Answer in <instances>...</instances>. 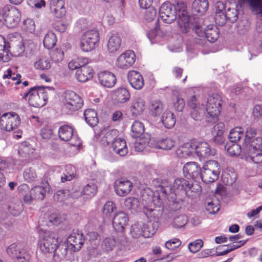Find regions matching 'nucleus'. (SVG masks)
Returning a JSON list of instances; mask_svg holds the SVG:
<instances>
[{
    "label": "nucleus",
    "instance_id": "obj_1",
    "mask_svg": "<svg viewBox=\"0 0 262 262\" xmlns=\"http://www.w3.org/2000/svg\"><path fill=\"white\" fill-rule=\"evenodd\" d=\"M163 203L159 192L158 191H153L149 188H146L141 191L140 199L135 197H128L124 201L125 206L132 212H137L142 209L144 214L148 219L157 216V210L152 207V205L160 207Z\"/></svg>",
    "mask_w": 262,
    "mask_h": 262
},
{
    "label": "nucleus",
    "instance_id": "obj_2",
    "mask_svg": "<svg viewBox=\"0 0 262 262\" xmlns=\"http://www.w3.org/2000/svg\"><path fill=\"white\" fill-rule=\"evenodd\" d=\"M222 103L221 96L216 94L209 96L206 107L196 99L195 96L191 97L188 101V105L191 108V117L199 121L205 117L208 122H212L217 118L221 112Z\"/></svg>",
    "mask_w": 262,
    "mask_h": 262
},
{
    "label": "nucleus",
    "instance_id": "obj_3",
    "mask_svg": "<svg viewBox=\"0 0 262 262\" xmlns=\"http://www.w3.org/2000/svg\"><path fill=\"white\" fill-rule=\"evenodd\" d=\"M159 16L163 22L171 24L177 17L180 31L187 34L191 31L190 25L192 17L188 15L184 3H178L173 6L169 2L164 3L159 9Z\"/></svg>",
    "mask_w": 262,
    "mask_h": 262
},
{
    "label": "nucleus",
    "instance_id": "obj_4",
    "mask_svg": "<svg viewBox=\"0 0 262 262\" xmlns=\"http://www.w3.org/2000/svg\"><path fill=\"white\" fill-rule=\"evenodd\" d=\"M158 192L161 191L165 197H167L169 201L174 202L175 198L180 192L188 196L193 197L195 194H199L201 191V186L195 182L190 183L184 179H177L173 185L167 181H164L159 187Z\"/></svg>",
    "mask_w": 262,
    "mask_h": 262
},
{
    "label": "nucleus",
    "instance_id": "obj_5",
    "mask_svg": "<svg viewBox=\"0 0 262 262\" xmlns=\"http://www.w3.org/2000/svg\"><path fill=\"white\" fill-rule=\"evenodd\" d=\"M190 24L191 31L184 34L186 40H193L195 43L202 44L203 42L200 41L204 40L205 38L208 41L214 42L219 36V31L215 26L210 25L204 29L198 20L193 17Z\"/></svg>",
    "mask_w": 262,
    "mask_h": 262
},
{
    "label": "nucleus",
    "instance_id": "obj_6",
    "mask_svg": "<svg viewBox=\"0 0 262 262\" xmlns=\"http://www.w3.org/2000/svg\"><path fill=\"white\" fill-rule=\"evenodd\" d=\"M49 190V185L47 182L42 183L40 185L36 186L30 190L26 184H23L18 187V191L23 196L24 202L31 204L33 199L42 200L47 191Z\"/></svg>",
    "mask_w": 262,
    "mask_h": 262
},
{
    "label": "nucleus",
    "instance_id": "obj_7",
    "mask_svg": "<svg viewBox=\"0 0 262 262\" xmlns=\"http://www.w3.org/2000/svg\"><path fill=\"white\" fill-rule=\"evenodd\" d=\"M158 227L157 222H138L131 226L129 234L134 238H150L155 235Z\"/></svg>",
    "mask_w": 262,
    "mask_h": 262
},
{
    "label": "nucleus",
    "instance_id": "obj_8",
    "mask_svg": "<svg viewBox=\"0 0 262 262\" xmlns=\"http://www.w3.org/2000/svg\"><path fill=\"white\" fill-rule=\"evenodd\" d=\"M58 245V241L54 233L49 231L40 232L38 247L43 254L50 255L57 249Z\"/></svg>",
    "mask_w": 262,
    "mask_h": 262
},
{
    "label": "nucleus",
    "instance_id": "obj_9",
    "mask_svg": "<svg viewBox=\"0 0 262 262\" xmlns=\"http://www.w3.org/2000/svg\"><path fill=\"white\" fill-rule=\"evenodd\" d=\"M28 97L30 105L35 107L45 106L48 100V94L46 88L43 86H35L25 94L24 97Z\"/></svg>",
    "mask_w": 262,
    "mask_h": 262
},
{
    "label": "nucleus",
    "instance_id": "obj_10",
    "mask_svg": "<svg viewBox=\"0 0 262 262\" xmlns=\"http://www.w3.org/2000/svg\"><path fill=\"white\" fill-rule=\"evenodd\" d=\"M220 171L221 166L217 161H208L203 165L200 179L205 183H212L218 179Z\"/></svg>",
    "mask_w": 262,
    "mask_h": 262
},
{
    "label": "nucleus",
    "instance_id": "obj_11",
    "mask_svg": "<svg viewBox=\"0 0 262 262\" xmlns=\"http://www.w3.org/2000/svg\"><path fill=\"white\" fill-rule=\"evenodd\" d=\"M1 16V22L8 28L16 27L20 20L19 10L10 5H7L3 8Z\"/></svg>",
    "mask_w": 262,
    "mask_h": 262
},
{
    "label": "nucleus",
    "instance_id": "obj_12",
    "mask_svg": "<svg viewBox=\"0 0 262 262\" xmlns=\"http://www.w3.org/2000/svg\"><path fill=\"white\" fill-rule=\"evenodd\" d=\"M99 40V33L95 30H90L84 32L80 38L79 47L85 52L93 50Z\"/></svg>",
    "mask_w": 262,
    "mask_h": 262
},
{
    "label": "nucleus",
    "instance_id": "obj_13",
    "mask_svg": "<svg viewBox=\"0 0 262 262\" xmlns=\"http://www.w3.org/2000/svg\"><path fill=\"white\" fill-rule=\"evenodd\" d=\"M7 252L14 262H29L31 258L30 253L20 244H11L7 249Z\"/></svg>",
    "mask_w": 262,
    "mask_h": 262
},
{
    "label": "nucleus",
    "instance_id": "obj_14",
    "mask_svg": "<svg viewBox=\"0 0 262 262\" xmlns=\"http://www.w3.org/2000/svg\"><path fill=\"white\" fill-rule=\"evenodd\" d=\"M58 136L61 140L70 141L72 146H79L81 144V140L72 126L63 125L60 126L58 129Z\"/></svg>",
    "mask_w": 262,
    "mask_h": 262
},
{
    "label": "nucleus",
    "instance_id": "obj_15",
    "mask_svg": "<svg viewBox=\"0 0 262 262\" xmlns=\"http://www.w3.org/2000/svg\"><path fill=\"white\" fill-rule=\"evenodd\" d=\"M20 124L19 116L14 112H8L1 115V127L10 132L17 128Z\"/></svg>",
    "mask_w": 262,
    "mask_h": 262
},
{
    "label": "nucleus",
    "instance_id": "obj_16",
    "mask_svg": "<svg viewBox=\"0 0 262 262\" xmlns=\"http://www.w3.org/2000/svg\"><path fill=\"white\" fill-rule=\"evenodd\" d=\"M64 104L67 108L74 111L81 108L83 103L82 98L76 93L67 91L65 93Z\"/></svg>",
    "mask_w": 262,
    "mask_h": 262
},
{
    "label": "nucleus",
    "instance_id": "obj_17",
    "mask_svg": "<svg viewBox=\"0 0 262 262\" xmlns=\"http://www.w3.org/2000/svg\"><path fill=\"white\" fill-rule=\"evenodd\" d=\"M84 241L83 234L81 232H73L67 238L64 245L68 247L70 252L79 251Z\"/></svg>",
    "mask_w": 262,
    "mask_h": 262
},
{
    "label": "nucleus",
    "instance_id": "obj_18",
    "mask_svg": "<svg viewBox=\"0 0 262 262\" xmlns=\"http://www.w3.org/2000/svg\"><path fill=\"white\" fill-rule=\"evenodd\" d=\"M135 58L134 52L127 50L118 56L116 61V66L118 68L126 70L135 63Z\"/></svg>",
    "mask_w": 262,
    "mask_h": 262
},
{
    "label": "nucleus",
    "instance_id": "obj_19",
    "mask_svg": "<svg viewBox=\"0 0 262 262\" xmlns=\"http://www.w3.org/2000/svg\"><path fill=\"white\" fill-rule=\"evenodd\" d=\"M94 74L95 71L92 67L84 64L76 71L75 77L78 82L84 83L92 79Z\"/></svg>",
    "mask_w": 262,
    "mask_h": 262
},
{
    "label": "nucleus",
    "instance_id": "obj_20",
    "mask_svg": "<svg viewBox=\"0 0 262 262\" xmlns=\"http://www.w3.org/2000/svg\"><path fill=\"white\" fill-rule=\"evenodd\" d=\"M183 170L186 178L194 180L195 181L200 179L201 168L195 162L186 163L183 166Z\"/></svg>",
    "mask_w": 262,
    "mask_h": 262
},
{
    "label": "nucleus",
    "instance_id": "obj_21",
    "mask_svg": "<svg viewBox=\"0 0 262 262\" xmlns=\"http://www.w3.org/2000/svg\"><path fill=\"white\" fill-rule=\"evenodd\" d=\"M97 78L99 83L103 87L111 88L116 83V78L114 73L111 72L104 70L97 73Z\"/></svg>",
    "mask_w": 262,
    "mask_h": 262
},
{
    "label": "nucleus",
    "instance_id": "obj_22",
    "mask_svg": "<svg viewBox=\"0 0 262 262\" xmlns=\"http://www.w3.org/2000/svg\"><path fill=\"white\" fill-rule=\"evenodd\" d=\"M133 187L132 182L125 179L117 180L114 183L115 191L120 196L127 195L132 191Z\"/></svg>",
    "mask_w": 262,
    "mask_h": 262
},
{
    "label": "nucleus",
    "instance_id": "obj_23",
    "mask_svg": "<svg viewBox=\"0 0 262 262\" xmlns=\"http://www.w3.org/2000/svg\"><path fill=\"white\" fill-rule=\"evenodd\" d=\"M195 154L200 158H209L215 155L216 150L205 142H195Z\"/></svg>",
    "mask_w": 262,
    "mask_h": 262
},
{
    "label": "nucleus",
    "instance_id": "obj_24",
    "mask_svg": "<svg viewBox=\"0 0 262 262\" xmlns=\"http://www.w3.org/2000/svg\"><path fill=\"white\" fill-rule=\"evenodd\" d=\"M122 40L119 35L115 32H111L108 37L107 50L110 53H115L121 48Z\"/></svg>",
    "mask_w": 262,
    "mask_h": 262
},
{
    "label": "nucleus",
    "instance_id": "obj_25",
    "mask_svg": "<svg viewBox=\"0 0 262 262\" xmlns=\"http://www.w3.org/2000/svg\"><path fill=\"white\" fill-rule=\"evenodd\" d=\"M128 221V217L125 213L122 211L117 212L113 220V225L115 230L118 232L123 231Z\"/></svg>",
    "mask_w": 262,
    "mask_h": 262
},
{
    "label": "nucleus",
    "instance_id": "obj_26",
    "mask_svg": "<svg viewBox=\"0 0 262 262\" xmlns=\"http://www.w3.org/2000/svg\"><path fill=\"white\" fill-rule=\"evenodd\" d=\"M50 7L52 13L56 17H62L66 13L64 0H50Z\"/></svg>",
    "mask_w": 262,
    "mask_h": 262
},
{
    "label": "nucleus",
    "instance_id": "obj_27",
    "mask_svg": "<svg viewBox=\"0 0 262 262\" xmlns=\"http://www.w3.org/2000/svg\"><path fill=\"white\" fill-rule=\"evenodd\" d=\"M127 78L130 85L136 90L141 89L144 85V80L142 75L136 71H130L128 73Z\"/></svg>",
    "mask_w": 262,
    "mask_h": 262
},
{
    "label": "nucleus",
    "instance_id": "obj_28",
    "mask_svg": "<svg viewBox=\"0 0 262 262\" xmlns=\"http://www.w3.org/2000/svg\"><path fill=\"white\" fill-rule=\"evenodd\" d=\"M147 36L151 44H164L166 41V35L160 29L155 28L147 33Z\"/></svg>",
    "mask_w": 262,
    "mask_h": 262
},
{
    "label": "nucleus",
    "instance_id": "obj_29",
    "mask_svg": "<svg viewBox=\"0 0 262 262\" xmlns=\"http://www.w3.org/2000/svg\"><path fill=\"white\" fill-rule=\"evenodd\" d=\"M145 101L141 97H136L132 102L130 111L133 116H137L141 114L145 110Z\"/></svg>",
    "mask_w": 262,
    "mask_h": 262
},
{
    "label": "nucleus",
    "instance_id": "obj_30",
    "mask_svg": "<svg viewBox=\"0 0 262 262\" xmlns=\"http://www.w3.org/2000/svg\"><path fill=\"white\" fill-rule=\"evenodd\" d=\"M113 150L120 156H124L128 152L125 141L120 138L116 139L111 145Z\"/></svg>",
    "mask_w": 262,
    "mask_h": 262
},
{
    "label": "nucleus",
    "instance_id": "obj_31",
    "mask_svg": "<svg viewBox=\"0 0 262 262\" xmlns=\"http://www.w3.org/2000/svg\"><path fill=\"white\" fill-rule=\"evenodd\" d=\"M69 252L70 250L64 244L58 245L57 249L52 253V262H61L66 259Z\"/></svg>",
    "mask_w": 262,
    "mask_h": 262
},
{
    "label": "nucleus",
    "instance_id": "obj_32",
    "mask_svg": "<svg viewBox=\"0 0 262 262\" xmlns=\"http://www.w3.org/2000/svg\"><path fill=\"white\" fill-rule=\"evenodd\" d=\"M69 252L70 250L64 244L58 245L57 249L52 253V262H61L66 259Z\"/></svg>",
    "mask_w": 262,
    "mask_h": 262
},
{
    "label": "nucleus",
    "instance_id": "obj_33",
    "mask_svg": "<svg viewBox=\"0 0 262 262\" xmlns=\"http://www.w3.org/2000/svg\"><path fill=\"white\" fill-rule=\"evenodd\" d=\"M161 121L165 128H171L176 123V117L172 112L165 110L161 115Z\"/></svg>",
    "mask_w": 262,
    "mask_h": 262
},
{
    "label": "nucleus",
    "instance_id": "obj_34",
    "mask_svg": "<svg viewBox=\"0 0 262 262\" xmlns=\"http://www.w3.org/2000/svg\"><path fill=\"white\" fill-rule=\"evenodd\" d=\"M164 105L160 100H153L149 105V113L152 117L160 116L164 112Z\"/></svg>",
    "mask_w": 262,
    "mask_h": 262
},
{
    "label": "nucleus",
    "instance_id": "obj_35",
    "mask_svg": "<svg viewBox=\"0 0 262 262\" xmlns=\"http://www.w3.org/2000/svg\"><path fill=\"white\" fill-rule=\"evenodd\" d=\"M209 6L207 0H195L192 4V10L194 15H202L208 10Z\"/></svg>",
    "mask_w": 262,
    "mask_h": 262
},
{
    "label": "nucleus",
    "instance_id": "obj_36",
    "mask_svg": "<svg viewBox=\"0 0 262 262\" xmlns=\"http://www.w3.org/2000/svg\"><path fill=\"white\" fill-rule=\"evenodd\" d=\"M256 135V130L252 127H248L245 134V138L243 144V150L248 149V147L251 145V144L253 141L255 143L257 142L256 139L261 138L260 137H257L254 138Z\"/></svg>",
    "mask_w": 262,
    "mask_h": 262
},
{
    "label": "nucleus",
    "instance_id": "obj_37",
    "mask_svg": "<svg viewBox=\"0 0 262 262\" xmlns=\"http://www.w3.org/2000/svg\"><path fill=\"white\" fill-rule=\"evenodd\" d=\"M237 1L240 6L244 5L247 2L252 11L262 16V0H237Z\"/></svg>",
    "mask_w": 262,
    "mask_h": 262
},
{
    "label": "nucleus",
    "instance_id": "obj_38",
    "mask_svg": "<svg viewBox=\"0 0 262 262\" xmlns=\"http://www.w3.org/2000/svg\"><path fill=\"white\" fill-rule=\"evenodd\" d=\"M52 63L50 60L45 56L38 57L33 62L34 68L38 70L46 71L51 68Z\"/></svg>",
    "mask_w": 262,
    "mask_h": 262
},
{
    "label": "nucleus",
    "instance_id": "obj_39",
    "mask_svg": "<svg viewBox=\"0 0 262 262\" xmlns=\"http://www.w3.org/2000/svg\"><path fill=\"white\" fill-rule=\"evenodd\" d=\"M84 117L85 122L92 127L95 126L98 123V117L97 112L92 108L85 110Z\"/></svg>",
    "mask_w": 262,
    "mask_h": 262
},
{
    "label": "nucleus",
    "instance_id": "obj_40",
    "mask_svg": "<svg viewBox=\"0 0 262 262\" xmlns=\"http://www.w3.org/2000/svg\"><path fill=\"white\" fill-rule=\"evenodd\" d=\"M225 130V124L223 122H219L214 125L212 132L214 136V141L221 144L224 142L223 134Z\"/></svg>",
    "mask_w": 262,
    "mask_h": 262
},
{
    "label": "nucleus",
    "instance_id": "obj_41",
    "mask_svg": "<svg viewBox=\"0 0 262 262\" xmlns=\"http://www.w3.org/2000/svg\"><path fill=\"white\" fill-rule=\"evenodd\" d=\"M7 209L12 215L18 216L21 214L23 210V204L18 199L13 200L9 203Z\"/></svg>",
    "mask_w": 262,
    "mask_h": 262
},
{
    "label": "nucleus",
    "instance_id": "obj_42",
    "mask_svg": "<svg viewBox=\"0 0 262 262\" xmlns=\"http://www.w3.org/2000/svg\"><path fill=\"white\" fill-rule=\"evenodd\" d=\"M225 149L230 156H240L241 158H242L243 146H241L235 142H229L226 144Z\"/></svg>",
    "mask_w": 262,
    "mask_h": 262
},
{
    "label": "nucleus",
    "instance_id": "obj_43",
    "mask_svg": "<svg viewBox=\"0 0 262 262\" xmlns=\"http://www.w3.org/2000/svg\"><path fill=\"white\" fill-rule=\"evenodd\" d=\"M97 190V186L94 183L88 184L84 187L82 192H75V194L73 195V197H74L75 195H84L86 196V198H91L96 193Z\"/></svg>",
    "mask_w": 262,
    "mask_h": 262
},
{
    "label": "nucleus",
    "instance_id": "obj_44",
    "mask_svg": "<svg viewBox=\"0 0 262 262\" xmlns=\"http://www.w3.org/2000/svg\"><path fill=\"white\" fill-rule=\"evenodd\" d=\"M175 141L171 138H166L158 140L155 145L157 148L170 150L174 147Z\"/></svg>",
    "mask_w": 262,
    "mask_h": 262
},
{
    "label": "nucleus",
    "instance_id": "obj_45",
    "mask_svg": "<svg viewBox=\"0 0 262 262\" xmlns=\"http://www.w3.org/2000/svg\"><path fill=\"white\" fill-rule=\"evenodd\" d=\"M89 59L86 57H78L72 59L68 63V68L70 70H77L84 64H88Z\"/></svg>",
    "mask_w": 262,
    "mask_h": 262
},
{
    "label": "nucleus",
    "instance_id": "obj_46",
    "mask_svg": "<svg viewBox=\"0 0 262 262\" xmlns=\"http://www.w3.org/2000/svg\"><path fill=\"white\" fill-rule=\"evenodd\" d=\"M116 210V205L112 201H107L103 208L102 214L104 220H111L113 212Z\"/></svg>",
    "mask_w": 262,
    "mask_h": 262
},
{
    "label": "nucleus",
    "instance_id": "obj_47",
    "mask_svg": "<svg viewBox=\"0 0 262 262\" xmlns=\"http://www.w3.org/2000/svg\"><path fill=\"white\" fill-rule=\"evenodd\" d=\"M118 136V132L116 129H112L105 133L102 137L101 142L104 145L113 144V142L117 139Z\"/></svg>",
    "mask_w": 262,
    "mask_h": 262
},
{
    "label": "nucleus",
    "instance_id": "obj_48",
    "mask_svg": "<svg viewBox=\"0 0 262 262\" xmlns=\"http://www.w3.org/2000/svg\"><path fill=\"white\" fill-rule=\"evenodd\" d=\"M57 37L53 32L49 31L45 35L43 39V46L50 49L53 48L56 44Z\"/></svg>",
    "mask_w": 262,
    "mask_h": 262
},
{
    "label": "nucleus",
    "instance_id": "obj_49",
    "mask_svg": "<svg viewBox=\"0 0 262 262\" xmlns=\"http://www.w3.org/2000/svg\"><path fill=\"white\" fill-rule=\"evenodd\" d=\"M244 136V130L242 128L236 127L230 132L229 135V142H235L238 141Z\"/></svg>",
    "mask_w": 262,
    "mask_h": 262
},
{
    "label": "nucleus",
    "instance_id": "obj_50",
    "mask_svg": "<svg viewBox=\"0 0 262 262\" xmlns=\"http://www.w3.org/2000/svg\"><path fill=\"white\" fill-rule=\"evenodd\" d=\"M115 95L117 101L121 103L126 102L130 98L129 92L125 88L117 90L115 92Z\"/></svg>",
    "mask_w": 262,
    "mask_h": 262
},
{
    "label": "nucleus",
    "instance_id": "obj_51",
    "mask_svg": "<svg viewBox=\"0 0 262 262\" xmlns=\"http://www.w3.org/2000/svg\"><path fill=\"white\" fill-rule=\"evenodd\" d=\"M195 142H188L182 146L179 150H181L183 156H193L195 154Z\"/></svg>",
    "mask_w": 262,
    "mask_h": 262
},
{
    "label": "nucleus",
    "instance_id": "obj_52",
    "mask_svg": "<svg viewBox=\"0 0 262 262\" xmlns=\"http://www.w3.org/2000/svg\"><path fill=\"white\" fill-rule=\"evenodd\" d=\"M222 179L223 182L226 185H232L236 180L237 173L234 170H228L227 172L223 174Z\"/></svg>",
    "mask_w": 262,
    "mask_h": 262
},
{
    "label": "nucleus",
    "instance_id": "obj_53",
    "mask_svg": "<svg viewBox=\"0 0 262 262\" xmlns=\"http://www.w3.org/2000/svg\"><path fill=\"white\" fill-rule=\"evenodd\" d=\"M149 139L147 137H141L136 140L134 144L136 151L140 152L143 151L148 145Z\"/></svg>",
    "mask_w": 262,
    "mask_h": 262
},
{
    "label": "nucleus",
    "instance_id": "obj_54",
    "mask_svg": "<svg viewBox=\"0 0 262 262\" xmlns=\"http://www.w3.org/2000/svg\"><path fill=\"white\" fill-rule=\"evenodd\" d=\"M132 136L135 138H138L144 132L143 124L139 121H135L132 126Z\"/></svg>",
    "mask_w": 262,
    "mask_h": 262
},
{
    "label": "nucleus",
    "instance_id": "obj_55",
    "mask_svg": "<svg viewBox=\"0 0 262 262\" xmlns=\"http://www.w3.org/2000/svg\"><path fill=\"white\" fill-rule=\"evenodd\" d=\"M4 45L3 49V52L1 53V61L3 62H8L10 60L11 54L10 53L9 48L10 47V43L9 42H7L5 37L1 36Z\"/></svg>",
    "mask_w": 262,
    "mask_h": 262
},
{
    "label": "nucleus",
    "instance_id": "obj_56",
    "mask_svg": "<svg viewBox=\"0 0 262 262\" xmlns=\"http://www.w3.org/2000/svg\"><path fill=\"white\" fill-rule=\"evenodd\" d=\"M205 208L210 214H214L220 210L218 201L216 200H207L205 204Z\"/></svg>",
    "mask_w": 262,
    "mask_h": 262
},
{
    "label": "nucleus",
    "instance_id": "obj_57",
    "mask_svg": "<svg viewBox=\"0 0 262 262\" xmlns=\"http://www.w3.org/2000/svg\"><path fill=\"white\" fill-rule=\"evenodd\" d=\"M64 167L66 173L64 174V176L61 177L62 182L71 180L74 177V172L75 171V168L72 165H66Z\"/></svg>",
    "mask_w": 262,
    "mask_h": 262
},
{
    "label": "nucleus",
    "instance_id": "obj_58",
    "mask_svg": "<svg viewBox=\"0 0 262 262\" xmlns=\"http://www.w3.org/2000/svg\"><path fill=\"white\" fill-rule=\"evenodd\" d=\"M34 149L27 144H23L21 145L18 153L21 157H30L34 152Z\"/></svg>",
    "mask_w": 262,
    "mask_h": 262
},
{
    "label": "nucleus",
    "instance_id": "obj_59",
    "mask_svg": "<svg viewBox=\"0 0 262 262\" xmlns=\"http://www.w3.org/2000/svg\"><path fill=\"white\" fill-rule=\"evenodd\" d=\"M187 222V217L184 215H180L173 219L172 226L174 228H181L184 227Z\"/></svg>",
    "mask_w": 262,
    "mask_h": 262
},
{
    "label": "nucleus",
    "instance_id": "obj_60",
    "mask_svg": "<svg viewBox=\"0 0 262 262\" xmlns=\"http://www.w3.org/2000/svg\"><path fill=\"white\" fill-rule=\"evenodd\" d=\"M182 242L178 238H172L165 243V247L167 249L174 250L181 245Z\"/></svg>",
    "mask_w": 262,
    "mask_h": 262
},
{
    "label": "nucleus",
    "instance_id": "obj_61",
    "mask_svg": "<svg viewBox=\"0 0 262 262\" xmlns=\"http://www.w3.org/2000/svg\"><path fill=\"white\" fill-rule=\"evenodd\" d=\"M27 3L31 8L35 10L41 9L46 5L44 0H27Z\"/></svg>",
    "mask_w": 262,
    "mask_h": 262
},
{
    "label": "nucleus",
    "instance_id": "obj_62",
    "mask_svg": "<svg viewBox=\"0 0 262 262\" xmlns=\"http://www.w3.org/2000/svg\"><path fill=\"white\" fill-rule=\"evenodd\" d=\"M116 241L114 237H107L103 242L102 247L106 251L112 250L116 246Z\"/></svg>",
    "mask_w": 262,
    "mask_h": 262
},
{
    "label": "nucleus",
    "instance_id": "obj_63",
    "mask_svg": "<svg viewBox=\"0 0 262 262\" xmlns=\"http://www.w3.org/2000/svg\"><path fill=\"white\" fill-rule=\"evenodd\" d=\"M227 19L231 23L235 22L238 18V12L235 8H229L225 12Z\"/></svg>",
    "mask_w": 262,
    "mask_h": 262
},
{
    "label": "nucleus",
    "instance_id": "obj_64",
    "mask_svg": "<svg viewBox=\"0 0 262 262\" xmlns=\"http://www.w3.org/2000/svg\"><path fill=\"white\" fill-rule=\"evenodd\" d=\"M203 242L201 239H196L188 245V248L192 253H196L203 247Z\"/></svg>",
    "mask_w": 262,
    "mask_h": 262
}]
</instances>
